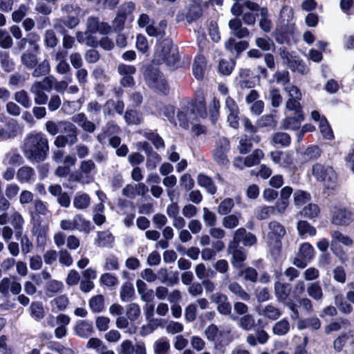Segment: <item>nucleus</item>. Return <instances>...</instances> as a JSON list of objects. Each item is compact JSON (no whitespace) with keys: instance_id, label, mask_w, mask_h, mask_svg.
<instances>
[{"instance_id":"obj_34","label":"nucleus","mask_w":354,"mask_h":354,"mask_svg":"<svg viewBox=\"0 0 354 354\" xmlns=\"http://www.w3.org/2000/svg\"><path fill=\"white\" fill-rule=\"evenodd\" d=\"M308 295L315 301H320L324 298V292L318 282L310 283L307 286Z\"/></svg>"},{"instance_id":"obj_62","label":"nucleus","mask_w":354,"mask_h":354,"mask_svg":"<svg viewBox=\"0 0 354 354\" xmlns=\"http://www.w3.org/2000/svg\"><path fill=\"white\" fill-rule=\"evenodd\" d=\"M81 100L77 101H64L62 104V109L66 114H72L81 107Z\"/></svg>"},{"instance_id":"obj_27","label":"nucleus","mask_w":354,"mask_h":354,"mask_svg":"<svg viewBox=\"0 0 354 354\" xmlns=\"http://www.w3.org/2000/svg\"><path fill=\"white\" fill-rule=\"evenodd\" d=\"M291 291L290 284L277 281L274 283V293L277 299L284 302L289 296Z\"/></svg>"},{"instance_id":"obj_4","label":"nucleus","mask_w":354,"mask_h":354,"mask_svg":"<svg viewBox=\"0 0 354 354\" xmlns=\"http://www.w3.org/2000/svg\"><path fill=\"white\" fill-rule=\"evenodd\" d=\"M62 10L64 14L66 15V17L62 19H56L54 24V28L58 32L64 34L66 32V28L73 29L79 24V10L72 5H66Z\"/></svg>"},{"instance_id":"obj_36","label":"nucleus","mask_w":354,"mask_h":354,"mask_svg":"<svg viewBox=\"0 0 354 354\" xmlns=\"http://www.w3.org/2000/svg\"><path fill=\"white\" fill-rule=\"evenodd\" d=\"M297 230L299 234L306 238L308 236H313L316 234V229L306 221H299L297 224Z\"/></svg>"},{"instance_id":"obj_10","label":"nucleus","mask_w":354,"mask_h":354,"mask_svg":"<svg viewBox=\"0 0 354 354\" xmlns=\"http://www.w3.org/2000/svg\"><path fill=\"white\" fill-rule=\"evenodd\" d=\"M229 149L230 143L226 138L222 137L217 141L214 152V159L218 164L227 165L229 163L227 156Z\"/></svg>"},{"instance_id":"obj_18","label":"nucleus","mask_w":354,"mask_h":354,"mask_svg":"<svg viewBox=\"0 0 354 354\" xmlns=\"http://www.w3.org/2000/svg\"><path fill=\"white\" fill-rule=\"evenodd\" d=\"M16 177L20 183H30L35 178V171L31 167L23 166L17 170Z\"/></svg>"},{"instance_id":"obj_13","label":"nucleus","mask_w":354,"mask_h":354,"mask_svg":"<svg viewBox=\"0 0 354 354\" xmlns=\"http://www.w3.org/2000/svg\"><path fill=\"white\" fill-rule=\"evenodd\" d=\"M232 241L239 245L242 241L245 246L250 247L257 243V239L254 234L247 232L245 228L241 227L234 231Z\"/></svg>"},{"instance_id":"obj_64","label":"nucleus","mask_w":354,"mask_h":354,"mask_svg":"<svg viewBox=\"0 0 354 354\" xmlns=\"http://www.w3.org/2000/svg\"><path fill=\"white\" fill-rule=\"evenodd\" d=\"M68 304L69 300L66 295L57 296L51 301V304L55 306L59 311L65 310Z\"/></svg>"},{"instance_id":"obj_55","label":"nucleus","mask_w":354,"mask_h":354,"mask_svg":"<svg viewBox=\"0 0 354 354\" xmlns=\"http://www.w3.org/2000/svg\"><path fill=\"white\" fill-rule=\"evenodd\" d=\"M15 100L19 103L26 109H28L32 105V101L28 93L24 90L16 92L14 96Z\"/></svg>"},{"instance_id":"obj_9","label":"nucleus","mask_w":354,"mask_h":354,"mask_svg":"<svg viewBox=\"0 0 354 354\" xmlns=\"http://www.w3.org/2000/svg\"><path fill=\"white\" fill-rule=\"evenodd\" d=\"M144 313L148 324L142 327V335L151 333L156 328L161 326V319L154 318L153 304H146L144 307Z\"/></svg>"},{"instance_id":"obj_22","label":"nucleus","mask_w":354,"mask_h":354,"mask_svg":"<svg viewBox=\"0 0 354 354\" xmlns=\"http://www.w3.org/2000/svg\"><path fill=\"white\" fill-rule=\"evenodd\" d=\"M227 284V288L230 292L235 295L238 299L243 301H249L250 295L243 289V288L236 281H225Z\"/></svg>"},{"instance_id":"obj_42","label":"nucleus","mask_w":354,"mask_h":354,"mask_svg":"<svg viewBox=\"0 0 354 354\" xmlns=\"http://www.w3.org/2000/svg\"><path fill=\"white\" fill-rule=\"evenodd\" d=\"M198 183L200 186L205 187L212 195L216 192V187L212 180L206 175L199 174L198 176Z\"/></svg>"},{"instance_id":"obj_43","label":"nucleus","mask_w":354,"mask_h":354,"mask_svg":"<svg viewBox=\"0 0 354 354\" xmlns=\"http://www.w3.org/2000/svg\"><path fill=\"white\" fill-rule=\"evenodd\" d=\"M290 328V325L289 322L286 319H283L274 324L272 332L276 335L282 336L289 332Z\"/></svg>"},{"instance_id":"obj_7","label":"nucleus","mask_w":354,"mask_h":354,"mask_svg":"<svg viewBox=\"0 0 354 354\" xmlns=\"http://www.w3.org/2000/svg\"><path fill=\"white\" fill-rule=\"evenodd\" d=\"M353 221V214L345 208L334 206L330 209V222L336 226H348Z\"/></svg>"},{"instance_id":"obj_5","label":"nucleus","mask_w":354,"mask_h":354,"mask_svg":"<svg viewBox=\"0 0 354 354\" xmlns=\"http://www.w3.org/2000/svg\"><path fill=\"white\" fill-rule=\"evenodd\" d=\"M22 64L28 69L35 68L32 72L34 77H38L46 75L50 71V64L47 59L38 64L36 55L30 52H25L21 56Z\"/></svg>"},{"instance_id":"obj_57","label":"nucleus","mask_w":354,"mask_h":354,"mask_svg":"<svg viewBox=\"0 0 354 354\" xmlns=\"http://www.w3.org/2000/svg\"><path fill=\"white\" fill-rule=\"evenodd\" d=\"M234 206L232 198H226L223 200L218 206L217 212L221 215H227L229 214Z\"/></svg>"},{"instance_id":"obj_39","label":"nucleus","mask_w":354,"mask_h":354,"mask_svg":"<svg viewBox=\"0 0 354 354\" xmlns=\"http://www.w3.org/2000/svg\"><path fill=\"white\" fill-rule=\"evenodd\" d=\"M213 268H214V271L216 272H218L221 274L225 275V277L223 280V283H225V281H228L229 280V275L227 274V272L230 270V266L227 260L225 259H219L216 261L213 264Z\"/></svg>"},{"instance_id":"obj_48","label":"nucleus","mask_w":354,"mask_h":354,"mask_svg":"<svg viewBox=\"0 0 354 354\" xmlns=\"http://www.w3.org/2000/svg\"><path fill=\"white\" fill-rule=\"evenodd\" d=\"M140 315L141 309L138 304L131 303L127 306L126 315L130 321H136L140 317Z\"/></svg>"},{"instance_id":"obj_19","label":"nucleus","mask_w":354,"mask_h":354,"mask_svg":"<svg viewBox=\"0 0 354 354\" xmlns=\"http://www.w3.org/2000/svg\"><path fill=\"white\" fill-rule=\"evenodd\" d=\"M207 62L204 56L198 55L196 57L192 66L194 77L198 80H203L206 71Z\"/></svg>"},{"instance_id":"obj_54","label":"nucleus","mask_w":354,"mask_h":354,"mask_svg":"<svg viewBox=\"0 0 354 354\" xmlns=\"http://www.w3.org/2000/svg\"><path fill=\"white\" fill-rule=\"evenodd\" d=\"M112 108H114L115 112H117L118 114H122L124 109V104L122 101L115 102L114 100H109L106 102L104 106V113L111 114V109Z\"/></svg>"},{"instance_id":"obj_15","label":"nucleus","mask_w":354,"mask_h":354,"mask_svg":"<svg viewBox=\"0 0 354 354\" xmlns=\"http://www.w3.org/2000/svg\"><path fill=\"white\" fill-rule=\"evenodd\" d=\"M48 231L49 226L48 224L41 223L37 220L34 221L32 232L37 237L38 244L43 245L46 243Z\"/></svg>"},{"instance_id":"obj_31","label":"nucleus","mask_w":354,"mask_h":354,"mask_svg":"<svg viewBox=\"0 0 354 354\" xmlns=\"http://www.w3.org/2000/svg\"><path fill=\"white\" fill-rule=\"evenodd\" d=\"M228 25L233 35L239 38H243L249 35L248 29L243 27L241 21L238 19H231Z\"/></svg>"},{"instance_id":"obj_45","label":"nucleus","mask_w":354,"mask_h":354,"mask_svg":"<svg viewBox=\"0 0 354 354\" xmlns=\"http://www.w3.org/2000/svg\"><path fill=\"white\" fill-rule=\"evenodd\" d=\"M256 46L263 51H274L275 44L268 37H257L255 39Z\"/></svg>"},{"instance_id":"obj_16","label":"nucleus","mask_w":354,"mask_h":354,"mask_svg":"<svg viewBox=\"0 0 354 354\" xmlns=\"http://www.w3.org/2000/svg\"><path fill=\"white\" fill-rule=\"evenodd\" d=\"M136 286L138 294L140 296V299L144 302H151L154 299L155 292L150 288H148L147 285L142 279H137Z\"/></svg>"},{"instance_id":"obj_41","label":"nucleus","mask_w":354,"mask_h":354,"mask_svg":"<svg viewBox=\"0 0 354 354\" xmlns=\"http://www.w3.org/2000/svg\"><path fill=\"white\" fill-rule=\"evenodd\" d=\"M91 203V198L87 194H80L75 196L73 199V206L77 209H85Z\"/></svg>"},{"instance_id":"obj_14","label":"nucleus","mask_w":354,"mask_h":354,"mask_svg":"<svg viewBox=\"0 0 354 354\" xmlns=\"http://www.w3.org/2000/svg\"><path fill=\"white\" fill-rule=\"evenodd\" d=\"M204 333L207 340L215 344L214 348L221 350L222 340L220 337L224 335L225 332L220 330L215 324H210L205 328Z\"/></svg>"},{"instance_id":"obj_44","label":"nucleus","mask_w":354,"mask_h":354,"mask_svg":"<svg viewBox=\"0 0 354 354\" xmlns=\"http://www.w3.org/2000/svg\"><path fill=\"white\" fill-rule=\"evenodd\" d=\"M88 305L93 313H100L104 308V297L101 295L92 297L88 301Z\"/></svg>"},{"instance_id":"obj_59","label":"nucleus","mask_w":354,"mask_h":354,"mask_svg":"<svg viewBox=\"0 0 354 354\" xmlns=\"http://www.w3.org/2000/svg\"><path fill=\"white\" fill-rule=\"evenodd\" d=\"M301 99L288 98L286 103V108L288 110L293 111L295 114L298 117H301V107L300 101Z\"/></svg>"},{"instance_id":"obj_2","label":"nucleus","mask_w":354,"mask_h":354,"mask_svg":"<svg viewBox=\"0 0 354 354\" xmlns=\"http://www.w3.org/2000/svg\"><path fill=\"white\" fill-rule=\"evenodd\" d=\"M24 154L30 161H43L47 155V140L39 134H32L24 142Z\"/></svg>"},{"instance_id":"obj_49","label":"nucleus","mask_w":354,"mask_h":354,"mask_svg":"<svg viewBox=\"0 0 354 354\" xmlns=\"http://www.w3.org/2000/svg\"><path fill=\"white\" fill-rule=\"evenodd\" d=\"M302 119V116L301 118L296 117H287L286 118L282 123L281 126L283 129L288 131H296L300 127L299 120Z\"/></svg>"},{"instance_id":"obj_8","label":"nucleus","mask_w":354,"mask_h":354,"mask_svg":"<svg viewBox=\"0 0 354 354\" xmlns=\"http://www.w3.org/2000/svg\"><path fill=\"white\" fill-rule=\"evenodd\" d=\"M227 253L232 255L230 262L234 268H240L243 266L246 259V252L242 247L231 241L227 246Z\"/></svg>"},{"instance_id":"obj_60","label":"nucleus","mask_w":354,"mask_h":354,"mask_svg":"<svg viewBox=\"0 0 354 354\" xmlns=\"http://www.w3.org/2000/svg\"><path fill=\"white\" fill-rule=\"evenodd\" d=\"M319 208L318 205L313 203H309L306 205L301 212V214L306 218H314L318 216Z\"/></svg>"},{"instance_id":"obj_26","label":"nucleus","mask_w":354,"mask_h":354,"mask_svg":"<svg viewBox=\"0 0 354 354\" xmlns=\"http://www.w3.org/2000/svg\"><path fill=\"white\" fill-rule=\"evenodd\" d=\"M321 325L322 323L319 319L316 316H312L306 319L299 320L297 327L300 330L306 328H310L313 330H317L320 328Z\"/></svg>"},{"instance_id":"obj_51","label":"nucleus","mask_w":354,"mask_h":354,"mask_svg":"<svg viewBox=\"0 0 354 354\" xmlns=\"http://www.w3.org/2000/svg\"><path fill=\"white\" fill-rule=\"evenodd\" d=\"M135 292L133 285L131 283H125L122 285L120 293V299L122 301H130L134 296Z\"/></svg>"},{"instance_id":"obj_17","label":"nucleus","mask_w":354,"mask_h":354,"mask_svg":"<svg viewBox=\"0 0 354 354\" xmlns=\"http://www.w3.org/2000/svg\"><path fill=\"white\" fill-rule=\"evenodd\" d=\"M167 26L165 20H160L157 24L153 21L150 26L147 27L146 32L150 37L161 39L166 35Z\"/></svg>"},{"instance_id":"obj_28","label":"nucleus","mask_w":354,"mask_h":354,"mask_svg":"<svg viewBox=\"0 0 354 354\" xmlns=\"http://www.w3.org/2000/svg\"><path fill=\"white\" fill-rule=\"evenodd\" d=\"M73 122L77 124L85 131L92 133L95 129V125L93 122L88 120L84 113H78L72 118Z\"/></svg>"},{"instance_id":"obj_63","label":"nucleus","mask_w":354,"mask_h":354,"mask_svg":"<svg viewBox=\"0 0 354 354\" xmlns=\"http://www.w3.org/2000/svg\"><path fill=\"white\" fill-rule=\"evenodd\" d=\"M299 256L310 261L314 256V249L308 243H303L299 248Z\"/></svg>"},{"instance_id":"obj_12","label":"nucleus","mask_w":354,"mask_h":354,"mask_svg":"<svg viewBox=\"0 0 354 354\" xmlns=\"http://www.w3.org/2000/svg\"><path fill=\"white\" fill-rule=\"evenodd\" d=\"M145 79L149 86L157 91L165 93L167 87L165 79L158 71H149Z\"/></svg>"},{"instance_id":"obj_6","label":"nucleus","mask_w":354,"mask_h":354,"mask_svg":"<svg viewBox=\"0 0 354 354\" xmlns=\"http://www.w3.org/2000/svg\"><path fill=\"white\" fill-rule=\"evenodd\" d=\"M59 227L62 230H77L85 234H88L92 230L91 222L81 214L75 215L72 219L61 220Z\"/></svg>"},{"instance_id":"obj_32","label":"nucleus","mask_w":354,"mask_h":354,"mask_svg":"<svg viewBox=\"0 0 354 354\" xmlns=\"http://www.w3.org/2000/svg\"><path fill=\"white\" fill-rule=\"evenodd\" d=\"M331 245L341 243L346 247H352L354 244L353 240L348 236L344 234L339 230H334L330 232Z\"/></svg>"},{"instance_id":"obj_23","label":"nucleus","mask_w":354,"mask_h":354,"mask_svg":"<svg viewBox=\"0 0 354 354\" xmlns=\"http://www.w3.org/2000/svg\"><path fill=\"white\" fill-rule=\"evenodd\" d=\"M75 332L77 335L81 337L86 338L93 332L92 323L87 320H80L75 326Z\"/></svg>"},{"instance_id":"obj_29","label":"nucleus","mask_w":354,"mask_h":354,"mask_svg":"<svg viewBox=\"0 0 354 354\" xmlns=\"http://www.w3.org/2000/svg\"><path fill=\"white\" fill-rule=\"evenodd\" d=\"M115 238L113 234L108 232H100L97 233V239L95 244L98 247L111 248L113 246Z\"/></svg>"},{"instance_id":"obj_56","label":"nucleus","mask_w":354,"mask_h":354,"mask_svg":"<svg viewBox=\"0 0 354 354\" xmlns=\"http://www.w3.org/2000/svg\"><path fill=\"white\" fill-rule=\"evenodd\" d=\"M275 213L274 206H263L257 208L255 211L256 216L259 220H264L270 218Z\"/></svg>"},{"instance_id":"obj_37","label":"nucleus","mask_w":354,"mask_h":354,"mask_svg":"<svg viewBox=\"0 0 354 354\" xmlns=\"http://www.w3.org/2000/svg\"><path fill=\"white\" fill-rule=\"evenodd\" d=\"M238 326L243 330L250 331L256 326L255 318L252 314L241 316L238 321Z\"/></svg>"},{"instance_id":"obj_33","label":"nucleus","mask_w":354,"mask_h":354,"mask_svg":"<svg viewBox=\"0 0 354 354\" xmlns=\"http://www.w3.org/2000/svg\"><path fill=\"white\" fill-rule=\"evenodd\" d=\"M10 222L16 231L15 236H21L23 225L25 222L22 215L17 211H13L10 216Z\"/></svg>"},{"instance_id":"obj_58","label":"nucleus","mask_w":354,"mask_h":354,"mask_svg":"<svg viewBox=\"0 0 354 354\" xmlns=\"http://www.w3.org/2000/svg\"><path fill=\"white\" fill-rule=\"evenodd\" d=\"M162 44L164 46L162 53L165 59H169L170 55L174 59H176V48L172 44L171 40L165 39Z\"/></svg>"},{"instance_id":"obj_1","label":"nucleus","mask_w":354,"mask_h":354,"mask_svg":"<svg viewBox=\"0 0 354 354\" xmlns=\"http://www.w3.org/2000/svg\"><path fill=\"white\" fill-rule=\"evenodd\" d=\"M161 114L174 126L178 125L183 130L197 133H204L205 131L196 118V115L201 118L207 116L206 104L202 95L198 96L194 104L183 105L178 109L176 118L173 106H164Z\"/></svg>"},{"instance_id":"obj_61","label":"nucleus","mask_w":354,"mask_h":354,"mask_svg":"<svg viewBox=\"0 0 354 354\" xmlns=\"http://www.w3.org/2000/svg\"><path fill=\"white\" fill-rule=\"evenodd\" d=\"M220 107L219 100L214 97L209 106V117L213 123H215L219 118Z\"/></svg>"},{"instance_id":"obj_25","label":"nucleus","mask_w":354,"mask_h":354,"mask_svg":"<svg viewBox=\"0 0 354 354\" xmlns=\"http://www.w3.org/2000/svg\"><path fill=\"white\" fill-rule=\"evenodd\" d=\"M39 82H35L30 87V91L34 95V101L37 104H45L48 100V95L44 89L41 87Z\"/></svg>"},{"instance_id":"obj_40","label":"nucleus","mask_w":354,"mask_h":354,"mask_svg":"<svg viewBox=\"0 0 354 354\" xmlns=\"http://www.w3.org/2000/svg\"><path fill=\"white\" fill-rule=\"evenodd\" d=\"M259 314L269 319L276 320L281 317V312L279 308H276L273 305L268 304L266 306L261 312H259Z\"/></svg>"},{"instance_id":"obj_11","label":"nucleus","mask_w":354,"mask_h":354,"mask_svg":"<svg viewBox=\"0 0 354 354\" xmlns=\"http://www.w3.org/2000/svg\"><path fill=\"white\" fill-rule=\"evenodd\" d=\"M46 129L48 133H71L76 130L75 125L69 121L48 120L46 123Z\"/></svg>"},{"instance_id":"obj_20","label":"nucleus","mask_w":354,"mask_h":354,"mask_svg":"<svg viewBox=\"0 0 354 354\" xmlns=\"http://www.w3.org/2000/svg\"><path fill=\"white\" fill-rule=\"evenodd\" d=\"M269 232L268 237L270 239L279 243L281 239L285 235V227L277 221H272L268 225Z\"/></svg>"},{"instance_id":"obj_30","label":"nucleus","mask_w":354,"mask_h":354,"mask_svg":"<svg viewBox=\"0 0 354 354\" xmlns=\"http://www.w3.org/2000/svg\"><path fill=\"white\" fill-rule=\"evenodd\" d=\"M196 277L201 281L207 278H214L216 272L211 268H207L203 263L197 264L194 268Z\"/></svg>"},{"instance_id":"obj_24","label":"nucleus","mask_w":354,"mask_h":354,"mask_svg":"<svg viewBox=\"0 0 354 354\" xmlns=\"http://www.w3.org/2000/svg\"><path fill=\"white\" fill-rule=\"evenodd\" d=\"M96 166L95 162L91 160H83L80 162L79 171L84 178H86L87 183L89 184L93 180L91 174L92 171H95Z\"/></svg>"},{"instance_id":"obj_38","label":"nucleus","mask_w":354,"mask_h":354,"mask_svg":"<svg viewBox=\"0 0 354 354\" xmlns=\"http://www.w3.org/2000/svg\"><path fill=\"white\" fill-rule=\"evenodd\" d=\"M225 216L222 219V225L224 227L233 229L239 225V220L241 218V214L240 212Z\"/></svg>"},{"instance_id":"obj_47","label":"nucleus","mask_w":354,"mask_h":354,"mask_svg":"<svg viewBox=\"0 0 354 354\" xmlns=\"http://www.w3.org/2000/svg\"><path fill=\"white\" fill-rule=\"evenodd\" d=\"M76 142V134H62L57 137L55 145L58 147H64L67 145H73Z\"/></svg>"},{"instance_id":"obj_53","label":"nucleus","mask_w":354,"mask_h":354,"mask_svg":"<svg viewBox=\"0 0 354 354\" xmlns=\"http://www.w3.org/2000/svg\"><path fill=\"white\" fill-rule=\"evenodd\" d=\"M294 203L297 207H301L311 199L310 194L303 190H297L293 195Z\"/></svg>"},{"instance_id":"obj_52","label":"nucleus","mask_w":354,"mask_h":354,"mask_svg":"<svg viewBox=\"0 0 354 354\" xmlns=\"http://www.w3.org/2000/svg\"><path fill=\"white\" fill-rule=\"evenodd\" d=\"M334 304L344 313L348 314L352 311V306L344 300L342 295H335Z\"/></svg>"},{"instance_id":"obj_3","label":"nucleus","mask_w":354,"mask_h":354,"mask_svg":"<svg viewBox=\"0 0 354 354\" xmlns=\"http://www.w3.org/2000/svg\"><path fill=\"white\" fill-rule=\"evenodd\" d=\"M312 174L327 188L333 189L337 184V174L330 165L316 163L312 167Z\"/></svg>"},{"instance_id":"obj_46","label":"nucleus","mask_w":354,"mask_h":354,"mask_svg":"<svg viewBox=\"0 0 354 354\" xmlns=\"http://www.w3.org/2000/svg\"><path fill=\"white\" fill-rule=\"evenodd\" d=\"M264 156L263 152L261 149H256L253 153L245 158V165L250 167L258 165Z\"/></svg>"},{"instance_id":"obj_50","label":"nucleus","mask_w":354,"mask_h":354,"mask_svg":"<svg viewBox=\"0 0 354 354\" xmlns=\"http://www.w3.org/2000/svg\"><path fill=\"white\" fill-rule=\"evenodd\" d=\"M268 10L266 8L260 9L261 19L259 20V26L265 32H269L272 28L271 20L268 18Z\"/></svg>"},{"instance_id":"obj_35","label":"nucleus","mask_w":354,"mask_h":354,"mask_svg":"<svg viewBox=\"0 0 354 354\" xmlns=\"http://www.w3.org/2000/svg\"><path fill=\"white\" fill-rule=\"evenodd\" d=\"M170 348L169 341L165 337L156 339L153 344L154 354H167Z\"/></svg>"},{"instance_id":"obj_21","label":"nucleus","mask_w":354,"mask_h":354,"mask_svg":"<svg viewBox=\"0 0 354 354\" xmlns=\"http://www.w3.org/2000/svg\"><path fill=\"white\" fill-rule=\"evenodd\" d=\"M259 140L258 136H254L253 134L244 135L239 141L238 147L239 152L242 154L248 153L253 146V142L257 143L259 142Z\"/></svg>"}]
</instances>
